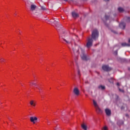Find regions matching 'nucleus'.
<instances>
[{"mask_svg": "<svg viewBox=\"0 0 130 130\" xmlns=\"http://www.w3.org/2000/svg\"><path fill=\"white\" fill-rule=\"evenodd\" d=\"M93 105L95 108V110L98 113H101L102 112V110L100 108H99V106H98V104H97V102L95 100H93Z\"/></svg>", "mask_w": 130, "mask_h": 130, "instance_id": "obj_3", "label": "nucleus"}, {"mask_svg": "<svg viewBox=\"0 0 130 130\" xmlns=\"http://www.w3.org/2000/svg\"><path fill=\"white\" fill-rule=\"evenodd\" d=\"M126 116H127V115H126Z\"/></svg>", "mask_w": 130, "mask_h": 130, "instance_id": "obj_35", "label": "nucleus"}, {"mask_svg": "<svg viewBox=\"0 0 130 130\" xmlns=\"http://www.w3.org/2000/svg\"><path fill=\"white\" fill-rule=\"evenodd\" d=\"M37 89H38L39 90H40V88L39 87H37Z\"/></svg>", "mask_w": 130, "mask_h": 130, "instance_id": "obj_28", "label": "nucleus"}, {"mask_svg": "<svg viewBox=\"0 0 130 130\" xmlns=\"http://www.w3.org/2000/svg\"><path fill=\"white\" fill-rule=\"evenodd\" d=\"M38 118L37 117H30V121L31 122H32L34 124H35L36 123V121H37Z\"/></svg>", "mask_w": 130, "mask_h": 130, "instance_id": "obj_8", "label": "nucleus"}, {"mask_svg": "<svg viewBox=\"0 0 130 130\" xmlns=\"http://www.w3.org/2000/svg\"><path fill=\"white\" fill-rule=\"evenodd\" d=\"M104 1H105V2H108V1L109 0H104Z\"/></svg>", "mask_w": 130, "mask_h": 130, "instance_id": "obj_30", "label": "nucleus"}, {"mask_svg": "<svg viewBox=\"0 0 130 130\" xmlns=\"http://www.w3.org/2000/svg\"><path fill=\"white\" fill-rule=\"evenodd\" d=\"M119 12H120V13H122V12H123L124 10L122 8H120L119 7L118 9Z\"/></svg>", "mask_w": 130, "mask_h": 130, "instance_id": "obj_19", "label": "nucleus"}, {"mask_svg": "<svg viewBox=\"0 0 130 130\" xmlns=\"http://www.w3.org/2000/svg\"><path fill=\"white\" fill-rule=\"evenodd\" d=\"M105 111L107 116H110V115H111V110H110V109L107 108L105 109Z\"/></svg>", "mask_w": 130, "mask_h": 130, "instance_id": "obj_9", "label": "nucleus"}, {"mask_svg": "<svg viewBox=\"0 0 130 130\" xmlns=\"http://www.w3.org/2000/svg\"><path fill=\"white\" fill-rule=\"evenodd\" d=\"M121 45H122V46H123V47H125V46H126L127 47H129V46H130V44H127V43H122L121 44Z\"/></svg>", "mask_w": 130, "mask_h": 130, "instance_id": "obj_16", "label": "nucleus"}, {"mask_svg": "<svg viewBox=\"0 0 130 130\" xmlns=\"http://www.w3.org/2000/svg\"><path fill=\"white\" fill-rule=\"evenodd\" d=\"M5 61H6V59H5V58L2 57L0 58V62L3 63V62H5Z\"/></svg>", "mask_w": 130, "mask_h": 130, "instance_id": "obj_18", "label": "nucleus"}, {"mask_svg": "<svg viewBox=\"0 0 130 130\" xmlns=\"http://www.w3.org/2000/svg\"><path fill=\"white\" fill-rule=\"evenodd\" d=\"M54 21H53L52 20H50V22H51V23H54L55 27L58 28L59 27V26H60V25H59V24H58V22H59V20H58L57 19H54Z\"/></svg>", "mask_w": 130, "mask_h": 130, "instance_id": "obj_5", "label": "nucleus"}, {"mask_svg": "<svg viewBox=\"0 0 130 130\" xmlns=\"http://www.w3.org/2000/svg\"><path fill=\"white\" fill-rule=\"evenodd\" d=\"M105 18H106V19L108 20V19H109V16H108L107 15H106L105 16Z\"/></svg>", "mask_w": 130, "mask_h": 130, "instance_id": "obj_23", "label": "nucleus"}, {"mask_svg": "<svg viewBox=\"0 0 130 130\" xmlns=\"http://www.w3.org/2000/svg\"><path fill=\"white\" fill-rule=\"evenodd\" d=\"M36 8L37 7L36 5L32 4L30 6V11H31V12H33V11H35Z\"/></svg>", "mask_w": 130, "mask_h": 130, "instance_id": "obj_14", "label": "nucleus"}, {"mask_svg": "<svg viewBox=\"0 0 130 130\" xmlns=\"http://www.w3.org/2000/svg\"><path fill=\"white\" fill-rule=\"evenodd\" d=\"M102 69L104 71H105L106 72H109V71H111V68H110L107 65H104L102 67Z\"/></svg>", "mask_w": 130, "mask_h": 130, "instance_id": "obj_7", "label": "nucleus"}, {"mask_svg": "<svg viewBox=\"0 0 130 130\" xmlns=\"http://www.w3.org/2000/svg\"><path fill=\"white\" fill-rule=\"evenodd\" d=\"M78 75H80V71H78Z\"/></svg>", "mask_w": 130, "mask_h": 130, "instance_id": "obj_31", "label": "nucleus"}, {"mask_svg": "<svg viewBox=\"0 0 130 130\" xmlns=\"http://www.w3.org/2000/svg\"><path fill=\"white\" fill-rule=\"evenodd\" d=\"M117 86H120V84H119V83H117Z\"/></svg>", "mask_w": 130, "mask_h": 130, "instance_id": "obj_27", "label": "nucleus"}, {"mask_svg": "<svg viewBox=\"0 0 130 130\" xmlns=\"http://www.w3.org/2000/svg\"><path fill=\"white\" fill-rule=\"evenodd\" d=\"M64 2H68V0H63Z\"/></svg>", "mask_w": 130, "mask_h": 130, "instance_id": "obj_32", "label": "nucleus"}, {"mask_svg": "<svg viewBox=\"0 0 130 130\" xmlns=\"http://www.w3.org/2000/svg\"><path fill=\"white\" fill-rule=\"evenodd\" d=\"M119 90L120 91V92H124L123 90L121 89L120 88H119Z\"/></svg>", "mask_w": 130, "mask_h": 130, "instance_id": "obj_24", "label": "nucleus"}, {"mask_svg": "<svg viewBox=\"0 0 130 130\" xmlns=\"http://www.w3.org/2000/svg\"><path fill=\"white\" fill-rule=\"evenodd\" d=\"M62 39L67 44H70L71 43V41H69V37L67 38V36L65 34H63L62 36Z\"/></svg>", "mask_w": 130, "mask_h": 130, "instance_id": "obj_6", "label": "nucleus"}, {"mask_svg": "<svg viewBox=\"0 0 130 130\" xmlns=\"http://www.w3.org/2000/svg\"><path fill=\"white\" fill-rule=\"evenodd\" d=\"M99 37V32L96 29H94L92 32L91 38H88L87 40L86 47L90 48L93 45V40H97Z\"/></svg>", "mask_w": 130, "mask_h": 130, "instance_id": "obj_1", "label": "nucleus"}, {"mask_svg": "<svg viewBox=\"0 0 130 130\" xmlns=\"http://www.w3.org/2000/svg\"><path fill=\"white\" fill-rule=\"evenodd\" d=\"M57 128H58V126H57Z\"/></svg>", "mask_w": 130, "mask_h": 130, "instance_id": "obj_34", "label": "nucleus"}, {"mask_svg": "<svg viewBox=\"0 0 130 130\" xmlns=\"http://www.w3.org/2000/svg\"><path fill=\"white\" fill-rule=\"evenodd\" d=\"M128 44H130V39H128Z\"/></svg>", "mask_w": 130, "mask_h": 130, "instance_id": "obj_26", "label": "nucleus"}, {"mask_svg": "<svg viewBox=\"0 0 130 130\" xmlns=\"http://www.w3.org/2000/svg\"><path fill=\"white\" fill-rule=\"evenodd\" d=\"M41 10H42L43 11H45V10H46V9H45V7L43 6H41Z\"/></svg>", "mask_w": 130, "mask_h": 130, "instance_id": "obj_21", "label": "nucleus"}, {"mask_svg": "<svg viewBox=\"0 0 130 130\" xmlns=\"http://www.w3.org/2000/svg\"><path fill=\"white\" fill-rule=\"evenodd\" d=\"M102 130H108V127L107 126H104L102 128Z\"/></svg>", "mask_w": 130, "mask_h": 130, "instance_id": "obj_20", "label": "nucleus"}, {"mask_svg": "<svg viewBox=\"0 0 130 130\" xmlns=\"http://www.w3.org/2000/svg\"><path fill=\"white\" fill-rule=\"evenodd\" d=\"M72 17L76 19V18L79 17V14L75 12H72Z\"/></svg>", "mask_w": 130, "mask_h": 130, "instance_id": "obj_13", "label": "nucleus"}, {"mask_svg": "<svg viewBox=\"0 0 130 130\" xmlns=\"http://www.w3.org/2000/svg\"><path fill=\"white\" fill-rule=\"evenodd\" d=\"M109 82L110 83H113V78H111Z\"/></svg>", "mask_w": 130, "mask_h": 130, "instance_id": "obj_22", "label": "nucleus"}, {"mask_svg": "<svg viewBox=\"0 0 130 130\" xmlns=\"http://www.w3.org/2000/svg\"><path fill=\"white\" fill-rule=\"evenodd\" d=\"M77 48L78 47H75L73 48L74 54H75V55H78V54H80L81 57L83 60H88L89 58L87 57V56L84 53V50H83L80 47H78V49Z\"/></svg>", "mask_w": 130, "mask_h": 130, "instance_id": "obj_2", "label": "nucleus"}, {"mask_svg": "<svg viewBox=\"0 0 130 130\" xmlns=\"http://www.w3.org/2000/svg\"><path fill=\"white\" fill-rule=\"evenodd\" d=\"M99 89H100V90H105V86L104 85H99L98 87Z\"/></svg>", "mask_w": 130, "mask_h": 130, "instance_id": "obj_17", "label": "nucleus"}, {"mask_svg": "<svg viewBox=\"0 0 130 130\" xmlns=\"http://www.w3.org/2000/svg\"><path fill=\"white\" fill-rule=\"evenodd\" d=\"M81 127L83 130H88V125L86 123H83L81 124Z\"/></svg>", "mask_w": 130, "mask_h": 130, "instance_id": "obj_10", "label": "nucleus"}, {"mask_svg": "<svg viewBox=\"0 0 130 130\" xmlns=\"http://www.w3.org/2000/svg\"><path fill=\"white\" fill-rule=\"evenodd\" d=\"M47 124H49V121H47Z\"/></svg>", "mask_w": 130, "mask_h": 130, "instance_id": "obj_29", "label": "nucleus"}, {"mask_svg": "<svg viewBox=\"0 0 130 130\" xmlns=\"http://www.w3.org/2000/svg\"><path fill=\"white\" fill-rule=\"evenodd\" d=\"M54 129H55V130H56V128H55Z\"/></svg>", "mask_w": 130, "mask_h": 130, "instance_id": "obj_33", "label": "nucleus"}, {"mask_svg": "<svg viewBox=\"0 0 130 130\" xmlns=\"http://www.w3.org/2000/svg\"><path fill=\"white\" fill-rule=\"evenodd\" d=\"M29 104L32 107H35L36 106V102L35 101L31 100L29 102Z\"/></svg>", "mask_w": 130, "mask_h": 130, "instance_id": "obj_12", "label": "nucleus"}, {"mask_svg": "<svg viewBox=\"0 0 130 130\" xmlns=\"http://www.w3.org/2000/svg\"><path fill=\"white\" fill-rule=\"evenodd\" d=\"M119 26L121 29H124V28H125V23L124 22H121L120 23Z\"/></svg>", "mask_w": 130, "mask_h": 130, "instance_id": "obj_15", "label": "nucleus"}, {"mask_svg": "<svg viewBox=\"0 0 130 130\" xmlns=\"http://www.w3.org/2000/svg\"><path fill=\"white\" fill-rule=\"evenodd\" d=\"M29 84L30 87H32L33 86H37V85L36 84V81H35V80H31L30 81H29Z\"/></svg>", "mask_w": 130, "mask_h": 130, "instance_id": "obj_11", "label": "nucleus"}, {"mask_svg": "<svg viewBox=\"0 0 130 130\" xmlns=\"http://www.w3.org/2000/svg\"><path fill=\"white\" fill-rule=\"evenodd\" d=\"M127 21H130V17H127Z\"/></svg>", "mask_w": 130, "mask_h": 130, "instance_id": "obj_25", "label": "nucleus"}, {"mask_svg": "<svg viewBox=\"0 0 130 130\" xmlns=\"http://www.w3.org/2000/svg\"><path fill=\"white\" fill-rule=\"evenodd\" d=\"M73 93L77 97L80 96V90H79L78 87H74L73 89Z\"/></svg>", "mask_w": 130, "mask_h": 130, "instance_id": "obj_4", "label": "nucleus"}]
</instances>
